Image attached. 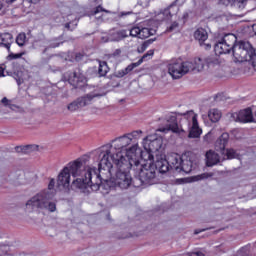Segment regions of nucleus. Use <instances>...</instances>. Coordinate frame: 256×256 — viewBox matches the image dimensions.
<instances>
[{"label":"nucleus","instance_id":"f257e3e1","mask_svg":"<svg viewBox=\"0 0 256 256\" xmlns=\"http://www.w3.org/2000/svg\"><path fill=\"white\" fill-rule=\"evenodd\" d=\"M133 167L125 156H122L120 153L111 154V151L107 150L98 163V171L102 175H106V179L101 178V174H96L98 179L96 189L103 185V181H105L108 189H115V187L129 189L132 183L129 171Z\"/></svg>","mask_w":256,"mask_h":256},{"label":"nucleus","instance_id":"f03ea898","mask_svg":"<svg viewBox=\"0 0 256 256\" xmlns=\"http://www.w3.org/2000/svg\"><path fill=\"white\" fill-rule=\"evenodd\" d=\"M155 169L159 171V173L165 174L170 169L172 171H176V173H191V171H195L197 169V156L195 153L188 151L179 156L178 154H171L167 158L156 157L154 162Z\"/></svg>","mask_w":256,"mask_h":256},{"label":"nucleus","instance_id":"7ed1b4c3","mask_svg":"<svg viewBox=\"0 0 256 256\" xmlns=\"http://www.w3.org/2000/svg\"><path fill=\"white\" fill-rule=\"evenodd\" d=\"M69 169V175H72V177H80L73 180L71 189H87V187H95L97 189V182L93 183V170L89 168L88 170H83V162L80 159H77L73 162L68 163L67 166Z\"/></svg>","mask_w":256,"mask_h":256},{"label":"nucleus","instance_id":"20e7f679","mask_svg":"<svg viewBox=\"0 0 256 256\" xmlns=\"http://www.w3.org/2000/svg\"><path fill=\"white\" fill-rule=\"evenodd\" d=\"M55 194L49 190H42L41 192L34 195L26 202L27 207L32 209H38L39 211H49L55 213L57 211V203L53 202Z\"/></svg>","mask_w":256,"mask_h":256},{"label":"nucleus","instance_id":"39448f33","mask_svg":"<svg viewBox=\"0 0 256 256\" xmlns=\"http://www.w3.org/2000/svg\"><path fill=\"white\" fill-rule=\"evenodd\" d=\"M144 151L139 148V145L134 144L128 150H126V160L128 163H131L134 167H141L142 161H153L155 156L153 152L147 148V145H144Z\"/></svg>","mask_w":256,"mask_h":256},{"label":"nucleus","instance_id":"423d86ee","mask_svg":"<svg viewBox=\"0 0 256 256\" xmlns=\"http://www.w3.org/2000/svg\"><path fill=\"white\" fill-rule=\"evenodd\" d=\"M232 56L235 63H243L245 61H253L256 57L255 48L249 41L240 40L232 47Z\"/></svg>","mask_w":256,"mask_h":256},{"label":"nucleus","instance_id":"0eeeda50","mask_svg":"<svg viewBox=\"0 0 256 256\" xmlns=\"http://www.w3.org/2000/svg\"><path fill=\"white\" fill-rule=\"evenodd\" d=\"M66 79L73 89H83L87 85V77L82 69L77 67L65 73Z\"/></svg>","mask_w":256,"mask_h":256},{"label":"nucleus","instance_id":"6e6552de","mask_svg":"<svg viewBox=\"0 0 256 256\" xmlns=\"http://www.w3.org/2000/svg\"><path fill=\"white\" fill-rule=\"evenodd\" d=\"M189 63L183 62L181 59L172 60L168 64V73L174 79H181L183 75H187L189 73Z\"/></svg>","mask_w":256,"mask_h":256},{"label":"nucleus","instance_id":"1a4fd4ad","mask_svg":"<svg viewBox=\"0 0 256 256\" xmlns=\"http://www.w3.org/2000/svg\"><path fill=\"white\" fill-rule=\"evenodd\" d=\"M134 171H138L140 177L144 180L145 185H155L157 183V172L155 168H145V166L133 167Z\"/></svg>","mask_w":256,"mask_h":256},{"label":"nucleus","instance_id":"9d476101","mask_svg":"<svg viewBox=\"0 0 256 256\" xmlns=\"http://www.w3.org/2000/svg\"><path fill=\"white\" fill-rule=\"evenodd\" d=\"M95 97H103L102 94L90 93L85 96L79 97L77 100L71 102L68 105V111H77V109H81L82 107H87L89 103H91Z\"/></svg>","mask_w":256,"mask_h":256},{"label":"nucleus","instance_id":"9b49d317","mask_svg":"<svg viewBox=\"0 0 256 256\" xmlns=\"http://www.w3.org/2000/svg\"><path fill=\"white\" fill-rule=\"evenodd\" d=\"M165 121L168 122L166 127L160 128L161 133H167V131H172V133H183V129H179V123L177 122V116L170 114L165 116Z\"/></svg>","mask_w":256,"mask_h":256},{"label":"nucleus","instance_id":"f8f14e48","mask_svg":"<svg viewBox=\"0 0 256 256\" xmlns=\"http://www.w3.org/2000/svg\"><path fill=\"white\" fill-rule=\"evenodd\" d=\"M115 141H118L119 144H117L116 149L119 151L115 153V155L119 154L123 157V151H125V159H127V151H129V148H127L128 145H131L132 138L129 137L127 134H124L123 136H120L114 140H112L113 143Z\"/></svg>","mask_w":256,"mask_h":256},{"label":"nucleus","instance_id":"ddd939ff","mask_svg":"<svg viewBox=\"0 0 256 256\" xmlns=\"http://www.w3.org/2000/svg\"><path fill=\"white\" fill-rule=\"evenodd\" d=\"M214 52L216 55H232L233 54V47H231L228 43L220 39L214 45Z\"/></svg>","mask_w":256,"mask_h":256},{"label":"nucleus","instance_id":"4468645a","mask_svg":"<svg viewBox=\"0 0 256 256\" xmlns=\"http://www.w3.org/2000/svg\"><path fill=\"white\" fill-rule=\"evenodd\" d=\"M188 63V73L193 71L194 73H201L205 69V62L201 57H196L192 61H186Z\"/></svg>","mask_w":256,"mask_h":256},{"label":"nucleus","instance_id":"2eb2a0df","mask_svg":"<svg viewBox=\"0 0 256 256\" xmlns=\"http://www.w3.org/2000/svg\"><path fill=\"white\" fill-rule=\"evenodd\" d=\"M229 143V133L224 132L215 142L216 151H220L221 155H225V149Z\"/></svg>","mask_w":256,"mask_h":256},{"label":"nucleus","instance_id":"dca6fc26","mask_svg":"<svg viewBox=\"0 0 256 256\" xmlns=\"http://www.w3.org/2000/svg\"><path fill=\"white\" fill-rule=\"evenodd\" d=\"M144 141H146V147L149 149V151H152V153H157V151H161V148L163 147V138L161 137L153 140L145 138Z\"/></svg>","mask_w":256,"mask_h":256},{"label":"nucleus","instance_id":"f3484780","mask_svg":"<svg viewBox=\"0 0 256 256\" xmlns=\"http://www.w3.org/2000/svg\"><path fill=\"white\" fill-rule=\"evenodd\" d=\"M193 37L195 41L199 43L200 47H203V45H205V41L209 39V32H207V29L199 27L194 31Z\"/></svg>","mask_w":256,"mask_h":256},{"label":"nucleus","instance_id":"a211bd4d","mask_svg":"<svg viewBox=\"0 0 256 256\" xmlns=\"http://www.w3.org/2000/svg\"><path fill=\"white\" fill-rule=\"evenodd\" d=\"M13 45V34L9 32L0 33V47H3L11 53V46Z\"/></svg>","mask_w":256,"mask_h":256},{"label":"nucleus","instance_id":"6ab92c4d","mask_svg":"<svg viewBox=\"0 0 256 256\" xmlns=\"http://www.w3.org/2000/svg\"><path fill=\"white\" fill-rule=\"evenodd\" d=\"M177 11H179V8H177V0H175L167 8H165L162 11V15L164 17L163 20L171 21V19H173V15H175V13H177Z\"/></svg>","mask_w":256,"mask_h":256},{"label":"nucleus","instance_id":"aec40b11","mask_svg":"<svg viewBox=\"0 0 256 256\" xmlns=\"http://www.w3.org/2000/svg\"><path fill=\"white\" fill-rule=\"evenodd\" d=\"M221 162V156L213 150L206 152V167H213Z\"/></svg>","mask_w":256,"mask_h":256},{"label":"nucleus","instance_id":"412c9836","mask_svg":"<svg viewBox=\"0 0 256 256\" xmlns=\"http://www.w3.org/2000/svg\"><path fill=\"white\" fill-rule=\"evenodd\" d=\"M71 182V175L69 174V167H64L58 175V185L67 187Z\"/></svg>","mask_w":256,"mask_h":256},{"label":"nucleus","instance_id":"4be33fe9","mask_svg":"<svg viewBox=\"0 0 256 256\" xmlns=\"http://www.w3.org/2000/svg\"><path fill=\"white\" fill-rule=\"evenodd\" d=\"M139 65H141V60L137 61L135 63H131L125 69L114 72V77L121 79L122 77H125V75H129V73H131V71H133L135 69V67H139Z\"/></svg>","mask_w":256,"mask_h":256},{"label":"nucleus","instance_id":"5701e85b","mask_svg":"<svg viewBox=\"0 0 256 256\" xmlns=\"http://www.w3.org/2000/svg\"><path fill=\"white\" fill-rule=\"evenodd\" d=\"M139 65H141V60L137 61L135 63H131L125 69L114 72V77L121 79L122 77H125V75H129V73H131V71H133L135 69V67H139Z\"/></svg>","mask_w":256,"mask_h":256},{"label":"nucleus","instance_id":"b1692460","mask_svg":"<svg viewBox=\"0 0 256 256\" xmlns=\"http://www.w3.org/2000/svg\"><path fill=\"white\" fill-rule=\"evenodd\" d=\"M157 30L150 26L140 25L139 39H149V37L155 35Z\"/></svg>","mask_w":256,"mask_h":256},{"label":"nucleus","instance_id":"393cba45","mask_svg":"<svg viewBox=\"0 0 256 256\" xmlns=\"http://www.w3.org/2000/svg\"><path fill=\"white\" fill-rule=\"evenodd\" d=\"M98 63H99V67H98V70L96 71V75H98V77H106L107 73L111 71V68H109L107 61L99 60Z\"/></svg>","mask_w":256,"mask_h":256},{"label":"nucleus","instance_id":"a878e982","mask_svg":"<svg viewBox=\"0 0 256 256\" xmlns=\"http://www.w3.org/2000/svg\"><path fill=\"white\" fill-rule=\"evenodd\" d=\"M221 117V110L217 108H212L208 111V119L211 121V123H219V121H221Z\"/></svg>","mask_w":256,"mask_h":256},{"label":"nucleus","instance_id":"bb28decb","mask_svg":"<svg viewBox=\"0 0 256 256\" xmlns=\"http://www.w3.org/2000/svg\"><path fill=\"white\" fill-rule=\"evenodd\" d=\"M134 171L135 176L134 178H132L131 185L136 189H139V187H147V184H145V180L141 178V174H139L137 170Z\"/></svg>","mask_w":256,"mask_h":256},{"label":"nucleus","instance_id":"cd10ccee","mask_svg":"<svg viewBox=\"0 0 256 256\" xmlns=\"http://www.w3.org/2000/svg\"><path fill=\"white\" fill-rule=\"evenodd\" d=\"M126 37H129V35H127V30H118L110 34L111 41L116 42L123 41Z\"/></svg>","mask_w":256,"mask_h":256},{"label":"nucleus","instance_id":"c85d7f7f","mask_svg":"<svg viewBox=\"0 0 256 256\" xmlns=\"http://www.w3.org/2000/svg\"><path fill=\"white\" fill-rule=\"evenodd\" d=\"M224 43H227L230 47H234V45H237L239 40L237 39V35L233 33L225 34L223 38H221Z\"/></svg>","mask_w":256,"mask_h":256},{"label":"nucleus","instance_id":"c756f323","mask_svg":"<svg viewBox=\"0 0 256 256\" xmlns=\"http://www.w3.org/2000/svg\"><path fill=\"white\" fill-rule=\"evenodd\" d=\"M63 43H65V40L63 39V34H62L58 37L52 38L49 41L48 48L49 49H57V47H61V45H63Z\"/></svg>","mask_w":256,"mask_h":256},{"label":"nucleus","instance_id":"7c9ffc66","mask_svg":"<svg viewBox=\"0 0 256 256\" xmlns=\"http://www.w3.org/2000/svg\"><path fill=\"white\" fill-rule=\"evenodd\" d=\"M224 157H226V159L231 160V159H241V154H239L237 152V150L233 149V148H225V152Z\"/></svg>","mask_w":256,"mask_h":256},{"label":"nucleus","instance_id":"2f4dec72","mask_svg":"<svg viewBox=\"0 0 256 256\" xmlns=\"http://www.w3.org/2000/svg\"><path fill=\"white\" fill-rule=\"evenodd\" d=\"M201 133H203V130L199 128V126L191 127L188 137L189 139H199V137H201Z\"/></svg>","mask_w":256,"mask_h":256},{"label":"nucleus","instance_id":"473e14b6","mask_svg":"<svg viewBox=\"0 0 256 256\" xmlns=\"http://www.w3.org/2000/svg\"><path fill=\"white\" fill-rule=\"evenodd\" d=\"M13 79L17 82V85H23V71L21 70H15L12 74H10Z\"/></svg>","mask_w":256,"mask_h":256},{"label":"nucleus","instance_id":"72a5a7b5","mask_svg":"<svg viewBox=\"0 0 256 256\" xmlns=\"http://www.w3.org/2000/svg\"><path fill=\"white\" fill-rule=\"evenodd\" d=\"M1 104L3 107H8V109H11L12 111L19 109V106L13 104V100L8 99L7 97L2 98Z\"/></svg>","mask_w":256,"mask_h":256},{"label":"nucleus","instance_id":"f704fd0d","mask_svg":"<svg viewBox=\"0 0 256 256\" xmlns=\"http://www.w3.org/2000/svg\"><path fill=\"white\" fill-rule=\"evenodd\" d=\"M183 117H191L192 118V127H199V121L197 120V114L191 111H187L186 113L181 114Z\"/></svg>","mask_w":256,"mask_h":256},{"label":"nucleus","instance_id":"c9c22d12","mask_svg":"<svg viewBox=\"0 0 256 256\" xmlns=\"http://www.w3.org/2000/svg\"><path fill=\"white\" fill-rule=\"evenodd\" d=\"M3 1L5 2L6 5H13V3H15V1H17V0H0V11L4 7ZM25 1L27 3H32L33 5H37V3H39V1H41V0H23V2H25Z\"/></svg>","mask_w":256,"mask_h":256},{"label":"nucleus","instance_id":"e433bc0d","mask_svg":"<svg viewBox=\"0 0 256 256\" xmlns=\"http://www.w3.org/2000/svg\"><path fill=\"white\" fill-rule=\"evenodd\" d=\"M25 41H27V35L25 33H20L17 35L16 45H18V47H24Z\"/></svg>","mask_w":256,"mask_h":256},{"label":"nucleus","instance_id":"4c0bfd02","mask_svg":"<svg viewBox=\"0 0 256 256\" xmlns=\"http://www.w3.org/2000/svg\"><path fill=\"white\" fill-rule=\"evenodd\" d=\"M99 13H111V11L103 8V6H101V5H98L97 7H95L94 9H92L90 11L91 16H95Z\"/></svg>","mask_w":256,"mask_h":256},{"label":"nucleus","instance_id":"58836bf2","mask_svg":"<svg viewBox=\"0 0 256 256\" xmlns=\"http://www.w3.org/2000/svg\"><path fill=\"white\" fill-rule=\"evenodd\" d=\"M8 53L9 54L6 57L7 61H13L15 59H21V57H23V55H25V52L13 53V51H11V50Z\"/></svg>","mask_w":256,"mask_h":256},{"label":"nucleus","instance_id":"ea45409f","mask_svg":"<svg viewBox=\"0 0 256 256\" xmlns=\"http://www.w3.org/2000/svg\"><path fill=\"white\" fill-rule=\"evenodd\" d=\"M237 256H251V250L249 246L242 247L238 252Z\"/></svg>","mask_w":256,"mask_h":256},{"label":"nucleus","instance_id":"a19ab883","mask_svg":"<svg viewBox=\"0 0 256 256\" xmlns=\"http://www.w3.org/2000/svg\"><path fill=\"white\" fill-rule=\"evenodd\" d=\"M247 1L249 0H234L233 6L237 7V9H243L244 7L247 6Z\"/></svg>","mask_w":256,"mask_h":256},{"label":"nucleus","instance_id":"79ce46f5","mask_svg":"<svg viewBox=\"0 0 256 256\" xmlns=\"http://www.w3.org/2000/svg\"><path fill=\"white\" fill-rule=\"evenodd\" d=\"M209 177H213V173L205 172L200 175L194 176L196 181H202L203 179H209Z\"/></svg>","mask_w":256,"mask_h":256},{"label":"nucleus","instance_id":"37998d69","mask_svg":"<svg viewBox=\"0 0 256 256\" xmlns=\"http://www.w3.org/2000/svg\"><path fill=\"white\" fill-rule=\"evenodd\" d=\"M36 149H37L36 145H32V144L25 145L23 146V153L27 155V153H31V151H35Z\"/></svg>","mask_w":256,"mask_h":256},{"label":"nucleus","instance_id":"c03bdc74","mask_svg":"<svg viewBox=\"0 0 256 256\" xmlns=\"http://www.w3.org/2000/svg\"><path fill=\"white\" fill-rule=\"evenodd\" d=\"M139 33H140V25L134 26L132 29H130V37H137L139 39Z\"/></svg>","mask_w":256,"mask_h":256},{"label":"nucleus","instance_id":"a18cd8bd","mask_svg":"<svg viewBox=\"0 0 256 256\" xmlns=\"http://www.w3.org/2000/svg\"><path fill=\"white\" fill-rule=\"evenodd\" d=\"M176 29H179V22L174 21L171 25L166 29L167 33H173Z\"/></svg>","mask_w":256,"mask_h":256},{"label":"nucleus","instance_id":"49530a36","mask_svg":"<svg viewBox=\"0 0 256 256\" xmlns=\"http://www.w3.org/2000/svg\"><path fill=\"white\" fill-rule=\"evenodd\" d=\"M204 63L209 67L210 65H215L217 63V59L214 57L208 56L204 60Z\"/></svg>","mask_w":256,"mask_h":256},{"label":"nucleus","instance_id":"de8ad7c7","mask_svg":"<svg viewBox=\"0 0 256 256\" xmlns=\"http://www.w3.org/2000/svg\"><path fill=\"white\" fill-rule=\"evenodd\" d=\"M153 55H155V50H149L138 61H141V63H143V61H145L147 57H153Z\"/></svg>","mask_w":256,"mask_h":256},{"label":"nucleus","instance_id":"09e8293b","mask_svg":"<svg viewBox=\"0 0 256 256\" xmlns=\"http://www.w3.org/2000/svg\"><path fill=\"white\" fill-rule=\"evenodd\" d=\"M176 185H185V183H190L189 178H178L175 181Z\"/></svg>","mask_w":256,"mask_h":256},{"label":"nucleus","instance_id":"8fccbe9b","mask_svg":"<svg viewBox=\"0 0 256 256\" xmlns=\"http://www.w3.org/2000/svg\"><path fill=\"white\" fill-rule=\"evenodd\" d=\"M143 133L141 130L133 131L132 133L126 134L130 139L137 138L139 134Z\"/></svg>","mask_w":256,"mask_h":256},{"label":"nucleus","instance_id":"3c124183","mask_svg":"<svg viewBox=\"0 0 256 256\" xmlns=\"http://www.w3.org/2000/svg\"><path fill=\"white\" fill-rule=\"evenodd\" d=\"M121 53H123V51L121 50V48H118L112 54H110V57H121Z\"/></svg>","mask_w":256,"mask_h":256},{"label":"nucleus","instance_id":"603ef678","mask_svg":"<svg viewBox=\"0 0 256 256\" xmlns=\"http://www.w3.org/2000/svg\"><path fill=\"white\" fill-rule=\"evenodd\" d=\"M55 188V180L51 179L49 184H48V189L46 191H49L51 193V190Z\"/></svg>","mask_w":256,"mask_h":256},{"label":"nucleus","instance_id":"864d4df0","mask_svg":"<svg viewBox=\"0 0 256 256\" xmlns=\"http://www.w3.org/2000/svg\"><path fill=\"white\" fill-rule=\"evenodd\" d=\"M146 50H147V46L144 43H142L141 46L137 48V51L139 53H145Z\"/></svg>","mask_w":256,"mask_h":256},{"label":"nucleus","instance_id":"5fc2aeb1","mask_svg":"<svg viewBox=\"0 0 256 256\" xmlns=\"http://www.w3.org/2000/svg\"><path fill=\"white\" fill-rule=\"evenodd\" d=\"M154 41H157V38H151V39H148L146 41H144L143 43L149 47V45H152Z\"/></svg>","mask_w":256,"mask_h":256},{"label":"nucleus","instance_id":"6e6d98bb","mask_svg":"<svg viewBox=\"0 0 256 256\" xmlns=\"http://www.w3.org/2000/svg\"><path fill=\"white\" fill-rule=\"evenodd\" d=\"M211 228H204V229H195L194 235H199V233H203L204 231H209Z\"/></svg>","mask_w":256,"mask_h":256},{"label":"nucleus","instance_id":"4d7b16f0","mask_svg":"<svg viewBox=\"0 0 256 256\" xmlns=\"http://www.w3.org/2000/svg\"><path fill=\"white\" fill-rule=\"evenodd\" d=\"M2 256H15V255H13L11 252L7 250H2Z\"/></svg>","mask_w":256,"mask_h":256},{"label":"nucleus","instance_id":"13d9d810","mask_svg":"<svg viewBox=\"0 0 256 256\" xmlns=\"http://www.w3.org/2000/svg\"><path fill=\"white\" fill-rule=\"evenodd\" d=\"M202 47H204V49H205L206 51H209V49H211V43H205V42H204V44L202 45Z\"/></svg>","mask_w":256,"mask_h":256},{"label":"nucleus","instance_id":"bf43d9fd","mask_svg":"<svg viewBox=\"0 0 256 256\" xmlns=\"http://www.w3.org/2000/svg\"><path fill=\"white\" fill-rule=\"evenodd\" d=\"M15 151L16 153H23V146H16Z\"/></svg>","mask_w":256,"mask_h":256},{"label":"nucleus","instance_id":"052dcab7","mask_svg":"<svg viewBox=\"0 0 256 256\" xmlns=\"http://www.w3.org/2000/svg\"><path fill=\"white\" fill-rule=\"evenodd\" d=\"M133 12H120L119 17H127V15H131Z\"/></svg>","mask_w":256,"mask_h":256},{"label":"nucleus","instance_id":"680f3d73","mask_svg":"<svg viewBox=\"0 0 256 256\" xmlns=\"http://www.w3.org/2000/svg\"><path fill=\"white\" fill-rule=\"evenodd\" d=\"M182 19L183 21H187L189 19V13L188 12H185L183 15H182Z\"/></svg>","mask_w":256,"mask_h":256},{"label":"nucleus","instance_id":"e2e57ef3","mask_svg":"<svg viewBox=\"0 0 256 256\" xmlns=\"http://www.w3.org/2000/svg\"><path fill=\"white\" fill-rule=\"evenodd\" d=\"M0 77H5V68L3 66H0Z\"/></svg>","mask_w":256,"mask_h":256},{"label":"nucleus","instance_id":"0e129e2a","mask_svg":"<svg viewBox=\"0 0 256 256\" xmlns=\"http://www.w3.org/2000/svg\"><path fill=\"white\" fill-rule=\"evenodd\" d=\"M194 255L196 256H205V253L201 252V251H197L194 253Z\"/></svg>","mask_w":256,"mask_h":256},{"label":"nucleus","instance_id":"69168bd1","mask_svg":"<svg viewBox=\"0 0 256 256\" xmlns=\"http://www.w3.org/2000/svg\"><path fill=\"white\" fill-rule=\"evenodd\" d=\"M65 28L68 29V31L71 30V23H66Z\"/></svg>","mask_w":256,"mask_h":256},{"label":"nucleus","instance_id":"338daca9","mask_svg":"<svg viewBox=\"0 0 256 256\" xmlns=\"http://www.w3.org/2000/svg\"><path fill=\"white\" fill-rule=\"evenodd\" d=\"M3 253V249L0 248V256H2Z\"/></svg>","mask_w":256,"mask_h":256},{"label":"nucleus","instance_id":"774afa93","mask_svg":"<svg viewBox=\"0 0 256 256\" xmlns=\"http://www.w3.org/2000/svg\"><path fill=\"white\" fill-rule=\"evenodd\" d=\"M81 54L79 53V54H76V57H79Z\"/></svg>","mask_w":256,"mask_h":256}]
</instances>
